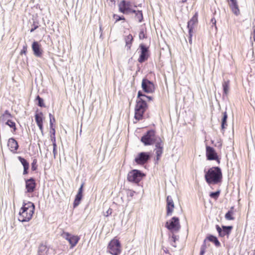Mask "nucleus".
I'll return each instance as SVG.
<instances>
[{"instance_id": "nucleus-37", "label": "nucleus", "mask_w": 255, "mask_h": 255, "mask_svg": "<svg viewBox=\"0 0 255 255\" xmlns=\"http://www.w3.org/2000/svg\"><path fill=\"white\" fill-rule=\"evenodd\" d=\"M220 194V191L218 190L216 192H211L210 194V197H211L212 198L217 199L219 197Z\"/></svg>"}, {"instance_id": "nucleus-55", "label": "nucleus", "mask_w": 255, "mask_h": 255, "mask_svg": "<svg viewBox=\"0 0 255 255\" xmlns=\"http://www.w3.org/2000/svg\"><path fill=\"white\" fill-rule=\"evenodd\" d=\"M53 153L54 155V157L55 158L56 155L57 154L56 149H55V148L53 149Z\"/></svg>"}, {"instance_id": "nucleus-58", "label": "nucleus", "mask_w": 255, "mask_h": 255, "mask_svg": "<svg viewBox=\"0 0 255 255\" xmlns=\"http://www.w3.org/2000/svg\"><path fill=\"white\" fill-rule=\"evenodd\" d=\"M52 144H53V148L56 149L57 145H56V142L53 143Z\"/></svg>"}, {"instance_id": "nucleus-27", "label": "nucleus", "mask_w": 255, "mask_h": 255, "mask_svg": "<svg viewBox=\"0 0 255 255\" xmlns=\"http://www.w3.org/2000/svg\"><path fill=\"white\" fill-rule=\"evenodd\" d=\"M83 197V194L81 193H78L76 195L74 203H73V207L76 208L77 207L80 203L81 200H82Z\"/></svg>"}, {"instance_id": "nucleus-30", "label": "nucleus", "mask_w": 255, "mask_h": 255, "mask_svg": "<svg viewBox=\"0 0 255 255\" xmlns=\"http://www.w3.org/2000/svg\"><path fill=\"white\" fill-rule=\"evenodd\" d=\"M154 151L155 152V154H156V160L157 161H158L161 155L163 153V148H154Z\"/></svg>"}, {"instance_id": "nucleus-46", "label": "nucleus", "mask_w": 255, "mask_h": 255, "mask_svg": "<svg viewBox=\"0 0 255 255\" xmlns=\"http://www.w3.org/2000/svg\"><path fill=\"white\" fill-rule=\"evenodd\" d=\"M192 33H193V32H191V31H190V33L188 32V35H189L188 40H189V43L190 44H192Z\"/></svg>"}, {"instance_id": "nucleus-1", "label": "nucleus", "mask_w": 255, "mask_h": 255, "mask_svg": "<svg viewBox=\"0 0 255 255\" xmlns=\"http://www.w3.org/2000/svg\"><path fill=\"white\" fill-rule=\"evenodd\" d=\"M205 179L208 184H217L222 180V172L219 167H212L207 171L204 170Z\"/></svg>"}, {"instance_id": "nucleus-20", "label": "nucleus", "mask_w": 255, "mask_h": 255, "mask_svg": "<svg viewBox=\"0 0 255 255\" xmlns=\"http://www.w3.org/2000/svg\"><path fill=\"white\" fill-rule=\"evenodd\" d=\"M67 240L70 244L71 248H72L78 243L79 240V238L78 236L71 235Z\"/></svg>"}, {"instance_id": "nucleus-49", "label": "nucleus", "mask_w": 255, "mask_h": 255, "mask_svg": "<svg viewBox=\"0 0 255 255\" xmlns=\"http://www.w3.org/2000/svg\"><path fill=\"white\" fill-rule=\"evenodd\" d=\"M50 128V132L51 133V135L55 136V128H54V127H53L52 128Z\"/></svg>"}, {"instance_id": "nucleus-59", "label": "nucleus", "mask_w": 255, "mask_h": 255, "mask_svg": "<svg viewBox=\"0 0 255 255\" xmlns=\"http://www.w3.org/2000/svg\"><path fill=\"white\" fill-rule=\"evenodd\" d=\"M49 117L50 119H51V118H54V117L51 113L49 114Z\"/></svg>"}, {"instance_id": "nucleus-54", "label": "nucleus", "mask_w": 255, "mask_h": 255, "mask_svg": "<svg viewBox=\"0 0 255 255\" xmlns=\"http://www.w3.org/2000/svg\"><path fill=\"white\" fill-rule=\"evenodd\" d=\"M51 139L53 143L56 142V138L55 136L51 135Z\"/></svg>"}, {"instance_id": "nucleus-60", "label": "nucleus", "mask_w": 255, "mask_h": 255, "mask_svg": "<svg viewBox=\"0 0 255 255\" xmlns=\"http://www.w3.org/2000/svg\"><path fill=\"white\" fill-rule=\"evenodd\" d=\"M253 36V39H254V40L255 41V35L254 34H252Z\"/></svg>"}, {"instance_id": "nucleus-25", "label": "nucleus", "mask_w": 255, "mask_h": 255, "mask_svg": "<svg viewBox=\"0 0 255 255\" xmlns=\"http://www.w3.org/2000/svg\"><path fill=\"white\" fill-rule=\"evenodd\" d=\"M133 39V37L130 34L125 37V40L126 42V46L127 47L128 50H129L130 49Z\"/></svg>"}, {"instance_id": "nucleus-33", "label": "nucleus", "mask_w": 255, "mask_h": 255, "mask_svg": "<svg viewBox=\"0 0 255 255\" xmlns=\"http://www.w3.org/2000/svg\"><path fill=\"white\" fill-rule=\"evenodd\" d=\"M10 118H11V115L9 113L8 110L5 111L4 113L0 117L2 121H6L9 120L8 119Z\"/></svg>"}, {"instance_id": "nucleus-14", "label": "nucleus", "mask_w": 255, "mask_h": 255, "mask_svg": "<svg viewBox=\"0 0 255 255\" xmlns=\"http://www.w3.org/2000/svg\"><path fill=\"white\" fill-rule=\"evenodd\" d=\"M166 216H171L174 208V204L171 196H168L166 199Z\"/></svg>"}, {"instance_id": "nucleus-52", "label": "nucleus", "mask_w": 255, "mask_h": 255, "mask_svg": "<svg viewBox=\"0 0 255 255\" xmlns=\"http://www.w3.org/2000/svg\"><path fill=\"white\" fill-rule=\"evenodd\" d=\"M29 167H24L23 168V174L24 175L25 174H27L28 173V170L29 169Z\"/></svg>"}, {"instance_id": "nucleus-15", "label": "nucleus", "mask_w": 255, "mask_h": 255, "mask_svg": "<svg viewBox=\"0 0 255 255\" xmlns=\"http://www.w3.org/2000/svg\"><path fill=\"white\" fill-rule=\"evenodd\" d=\"M32 49L33 51V54L35 56L37 57H41L42 50L40 48V45L37 41H34L32 43Z\"/></svg>"}, {"instance_id": "nucleus-51", "label": "nucleus", "mask_w": 255, "mask_h": 255, "mask_svg": "<svg viewBox=\"0 0 255 255\" xmlns=\"http://www.w3.org/2000/svg\"><path fill=\"white\" fill-rule=\"evenodd\" d=\"M134 193H135V192H134V191H132V190H129V191L128 192V196H131V197H132V196L134 195Z\"/></svg>"}, {"instance_id": "nucleus-39", "label": "nucleus", "mask_w": 255, "mask_h": 255, "mask_svg": "<svg viewBox=\"0 0 255 255\" xmlns=\"http://www.w3.org/2000/svg\"><path fill=\"white\" fill-rule=\"evenodd\" d=\"M36 164H37V159L34 158L32 162L31 163V170L32 171H35L36 170L37 167V165Z\"/></svg>"}, {"instance_id": "nucleus-35", "label": "nucleus", "mask_w": 255, "mask_h": 255, "mask_svg": "<svg viewBox=\"0 0 255 255\" xmlns=\"http://www.w3.org/2000/svg\"><path fill=\"white\" fill-rule=\"evenodd\" d=\"M5 124L8 126L10 128H13L14 130H16L15 123L10 120H7Z\"/></svg>"}, {"instance_id": "nucleus-53", "label": "nucleus", "mask_w": 255, "mask_h": 255, "mask_svg": "<svg viewBox=\"0 0 255 255\" xmlns=\"http://www.w3.org/2000/svg\"><path fill=\"white\" fill-rule=\"evenodd\" d=\"M211 22L212 23L213 25H214L216 27V20L214 18H213L211 19Z\"/></svg>"}, {"instance_id": "nucleus-17", "label": "nucleus", "mask_w": 255, "mask_h": 255, "mask_svg": "<svg viewBox=\"0 0 255 255\" xmlns=\"http://www.w3.org/2000/svg\"><path fill=\"white\" fill-rule=\"evenodd\" d=\"M197 23H198L197 14L195 13V14L188 22L187 28L188 29L189 33H190V31L193 32V30L194 28V27L197 24Z\"/></svg>"}, {"instance_id": "nucleus-16", "label": "nucleus", "mask_w": 255, "mask_h": 255, "mask_svg": "<svg viewBox=\"0 0 255 255\" xmlns=\"http://www.w3.org/2000/svg\"><path fill=\"white\" fill-rule=\"evenodd\" d=\"M43 113L42 112H40L39 113H37L35 115V122L39 128L42 134H43Z\"/></svg>"}, {"instance_id": "nucleus-50", "label": "nucleus", "mask_w": 255, "mask_h": 255, "mask_svg": "<svg viewBox=\"0 0 255 255\" xmlns=\"http://www.w3.org/2000/svg\"><path fill=\"white\" fill-rule=\"evenodd\" d=\"M84 183H82L78 190V193L83 194V187Z\"/></svg>"}, {"instance_id": "nucleus-42", "label": "nucleus", "mask_w": 255, "mask_h": 255, "mask_svg": "<svg viewBox=\"0 0 255 255\" xmlns=\"http://www.w3.org/2000/svg\"><path fill=\"white\" fill-rule=\"evenodd\" d=\"M32 27L30 29V32H33L36 29H37L38 27V23L34 21L33 24L32 25Z\"/></svg>"}, {"instance_id": "nucleus-61", "label": "nucleus", "mask_w": 255, "mask_h": 255, "mask_svg": "<svg viewBox=\"0 0 255 255\" xmlns=\"http://www.w3.org/2000/svg\"><path fill=\"white\" fill-rule=\"evenodd\" d=\"M187 1V0H182V2H185Z\"/></svg>"}, {"instance_id": "nucleus-38", "label": "nucleus", "mask_w": 255, "mask_h": 255, "mask_svg": "<svg viewBox=\"0 0 255 255\" xmlns=\"http://www.w3.org/2000/svg\"><path fill=\"white\" fill-rule=\"evenodd\" d=\"M206 249V240H204L203 244L201 246L200 249V255H204L205 253V250Z\"/></svg>"}, {"instance_id": "nucleus-56", "label": "nucleus", "mask_w": 255, "mask_h": 255, "mask_svg": "<svg viewBox=\"0 0 255 255\" xmlns=\"http://www.w3.org/2000/svg\"><path fill=\"white\" fill-rule=\"evenodd\" d=\"M253 24L254 31H253V33L252 34L255 35V22H254Z\"/></svg>"}, {"instance_id": "nucleus-62", "label": "nucleus", "mask_w": 255, "mask_h": 255, "mask_svg": "<svg viewBox=\"0 0 255 255\" xmlns=\"http://www.w3.org/2000/svg\"><path fill=\"white\" fill-rule=\"evenodd\" d=\"M100 31H102V27H101V26L100 27Z\"/></svg>"}, {"instance_id": "nucleus-40", "label": "nucleus", "mask_w": 255, "mask_h": 255, "mask_svg": "<svg viewBox=\"0 0 255 255\" xmlns=\"http://www.w3.org/2000/svg\"><path fill=\"white\" fill-rule=\"evenodd\" d=\"M27 44L26 43H25V44L23 45L22 49L20 51V54L21 55H22L23 54H25L26 53V52H27Z\"/></svg>"}, {"instance_id": "nucleus-44", "label": "nucleus", "mask_w": 255, "mask_h": 255, "mask_svg": "<svg viewBox=\"0 0 255 255\" xmlns=\"http://www.w3.org/2000/svg\"><path fill=\"white\" fill-rule=\"evenodd\" d=\"M71 235V234H69L68 233L64 232L61 234V236L62 237V238H63L64 239H66L67 240Z\"/></svg>"}, {"instance_id": "nucleus-9", "label": "nucleus", "mask_w": 255, "mask_h": 255, "mask_svg": "<svg viewBox=\"0 0 255 255\" xmlns=\"http://www.w3.org/2000/svg\"><path fill=\"white\" fill-rule=\"evenodd\" d=\"M150 157V152H141L138 154L135 158L134 161L137 164L143 165L147 163Z\"/></svg>"}, {"instance_id": "nucleus-21", "label": "nucleus", "mask_w": 255, "mask_h": 255, "mask_svg": "<svg viewBox=\"0 0 255 255\" xmlns=\"http://www.w3.org/2000/svg\"><path fill=\"white\" fill-rule=\"evenodd\" d=\"M48 250L46 246L41 244L38 247L37 255H47Z\"/></svg>"}, {"instance_id": "nucleus-29", "label": "nucleus", "mask_w": 255, "mask_h": 255, "mask_svg": "<svg viewBox=\"0 0 255 255\" xmlns=\"http://www.w3.org/2000/svg\"><path fill=\"white\" fill-rule=\"evenodd\" d=\"M154 144H155V148H163L164 146V142L161 139V138L158 136L156 139L154 141Z\"/></svg>"}, {"instance_id": "nucleus-43", "label": "nucleus", "mask_w": 255, "mask_h": 255, "mask_svg": "<svg viewBox=\"0 0 255 255\" xmlns=\"http://www.w3.org/2000/svg\"><path fill=\"white\" fill-rule=\"evenodd\" d=\"M216 229L219 234V236L221 237L223 229L221 228L218 225H216Z\"/></svg>"}, {"instance_id": "nucleus-2", "label": "nucleus", "mask_w": 255, "mask_h": 255, "mask_svg": "<svg viewBox=\"0 0 255 255\" xmlns=\"http://www.w3.org/2000/svg\"><path fill=\"white\" fill-rule=\"evenodd\" d=\"M35 210V205L31 202H23L21 208L18 220L21 222H28L31 220Z\"/></svg>"}, {"instance_id": "nucleus-63", "label": "nucleus", "mask_w": 255, "mask_h": 255, "mask_svg": "<svg viewBox=\"0 0 255 255\" xmlns=\"http://www.w3.org/2000/svg\"><path fill=\"white\" fill-rule=\"evenodd\" d=\"M143 99H144L145 101H146V98L145 97H143Z\"/></svg>"}, {"instance_id": "nucleus-31", "label": "nucleus", "mask_w": 255, "mask_h": 255, "mask_svg": "<svg viewBox=\"0 0 255 255\" xmlns=\"http://www.w3.org/2000/svg\"><path fill=\"white\" fill-rule=\"evenodd\" d=\"M233 209V207H232L231 210H230L226 214L225 216V217L226 220H234V218L233 217V212L232 211V209Z\"/></svg>"}, {"instance_id": "nucleus-18", "label": "nucleus", "mask_w": 255, "mask_h": 255, "mask_svg": "<svg viewBox=\"0 0 255 255\" xmlns=\"http://www.w3.org/2000/svg\"><path fill=\"white\" fill-rule=\"evenodd\" d=\"M7 145L13 153H15L18 148V143L13 138H10L8 139Z\"/></svg>"}, {"instance_id": "nucleus-3", "label": "nucleus", "mask_w": 255, "mask_h": 255, "mask_svg": "<svg viewBox=\"0 0 255 255\" xmlns=\"http://www.w3.org/2000/svg\"><path fill=\"white\" fill-rule=\"evenodd\" d=\"M134 109V118L137 121L142 119L143 115L147 106L144 99H137Z\"/></svg>"}, {"instance_id": "nucleus-23", "label": "nucleus", "mask_w": 255, "mask_h": 255, "mask_svg": "<svg viewBox=\"0 0 255 255\" xmlns=\"http://www.w3.org/2000/svg\"><path fill=\"white\" fill-rule=\"evenodd\" d=\"M222 227L223 231L221 237H224L225 236H227L228 237L233 228L232 226H222Z\"/></svg>"}, {"instance_id": "nucleus-11", "label": "nucleus", "mask_w": 255, "mask_h": 255, "mask_svg": "<svg viewBox=\"0 0 255 255\" xmlns=\"http://www.w3.org/2000/svg\"><path fill=\"white\" fill-rule=\"evenodd\" d=\"M119 11L124 14H128L131 12L132 9L130 8L131 4L129 1L126 0H122L119 3Z\"/></svg>"}, {"instance_id": "nucleus-12", "label": "nucleus", "mask_w": 255, "mask_h": 255, "mask_svg": "<svg viewBox=\"0 0 255 255\" xmlns=\"http://www.w3.org/2000/svg\"><path fill=\"white\" fill-rule=\"evenodd\" d=\"M25 193H31L33 192L36 186V181L34 178L31 177L29 179H25Z\"/></svg>"}, {"instance_id": "nucleus-19", "label": "nucleus", "mask_w": 255, "mask_h": 255, "mask_svg": "<svg viewBox=\"0 0 255 255\" xmlns=\"http://www.w3.org/2000/svg\"><path fill=\"white\" fill-rule=\"evenodd\" d=\"M231 2L230 6L232 9L233 12L236 15H238L240 14V10L237 4L236 0H228Z\"/></svg>"}, {"instance_id": "nucleus-26", "label": "nucleus", "mask_w": 255, "mask_h": 255, "mask_svg": "<svg viewBox=\"0 0 255 255\" xmlns=\"http://www.w3.org/2000/svg\"><path fill=\"white\" fill-rule=\"evenodd\" d=\"M131 13L135 14V18L138 22H141L143 19L142 12L141 10H132Z\"/></svg>"}, {"instance_id": "nucleus-36", "label": "nucleus", "mask_w": 255, "mask_h": 255, "mask_svg": "<svg viewBox=\"0 0 255 255\" xmlns=\"http://www.w3.org/2000/svg\"><path fill=\"white\" fill-rule=\"evenodd\" d=\"M36 100L38 102L37 105L40 107H45L43 100L42 98H41L39 96H37L36 97Z\"/></svg>"}, {"instance_id": "nucleus-5", "label": "nucleus", "mask_w": 255, "mask_h": 255, "mask_svg": "<svg viewBox=\"0 0 255 255\" xmlns=\"http://www.w3.org/2000/svg\"><path fill=\"white\" fill-rule=\"evenodd\" d=\"M145 175L141 171L137 169H133L128 172L127 179L129 182L138 183Z\"/></svg>"}, {"instance_id": "nucleus-4", "label": "nucleus", "mask_w": 255, "mask_h": 255, "mask_svg": "<svg viewBox=\"0 0 255 255\" xmlns=\"http://www.w3.org/2000/svg\"><path fill=\"white\" fill-rule=\"evenodd\" d=\"M159 136L156 135L155 130H148L141 138V141L144 145H150L154 144V141Z\"/></svg>"}, {"instance_id": "nucleus-6", "label": "nucleus", "mask_w": 255, "mask_h": 255, "mask_svg": "<svg viewBox=\"0 0 255 255\" xmlns=\"http://www.w3.org/2000/svg\"><path fill=\"white\" fill-rule=\"evenodd\" d=\"M108 252L113 255H119L121 252V243L118 240L114 239L109 243Z\"/></svg>"}, {"instance_id": "nucleus-32", "label": "nucleus", "mask_w": 255, "mask_h": 255, "mask_svg": "<svg viewBox=\"0 0 255 255\" xmlns=\"http://www.w3.org/2000/svg\"><path fill=\"white\" fill-rule=\"evenodd\" d=\"M143 97H145L146 99L148 100V101H150V100H152V97H151V96H146L145 95H144V94H143V93L140 91H139L138 92V94H137V99H144L143 98Z\"/></svg>"}, {"instance_id": "nucleus-8", "label": "nucleus", "mask_w": 255, "mask_h": 255, "mask_svg": "<svg viewBox=\"0 0 255 255\" xmlns=\"http://www.w3.org/2000/svg\"><path fill=\"white\" fill-rule=\"evenodd\" d=\"M140 54L138 59V62L142 63L146 61L149 56V50L148 47L143 44H140L139 46Z\"/></svg>"}, {"instance_id": "nucleus-57", "label": "nucleus", "mask_w": 255, "mask_h": 255, "mask_svg": "<svg viewBox=\"0 0 255 255\" xmlns=\"http://www.w3.org/2000/svg\"><path fill=\"white\" fill-rule=\"evenodd\" d=\"M172 239L173 242H175L176 241V236L175 235H173V236H172Z\"/></svg>"}, {"instance_id": "nucleus-45", "label": "nucleus", "mask_w": 255, "mask_h": 255, "mask_svg": "<svg viewBox=\"0 0 255 255\" xmlns=\"http://www.w3.org/2000/svg\"><path fill=\"white\" fill-rule=\"evenodd\" d=\"M145 38V35L143 30H141L139 33V38L140 39H143Z\"/></svg>"}, {"instance_id": "nucleus-28", "label": "nucleus", "mask_w": 255, "mask_h": 255, "mask_svg": "<svg viewBox=\"0 0 255 255\" xmlns=\"http://www.w3.org/2000/svg\"><path fill=\"white\" fill-rule=\"evenodd\" d=\"M224 94L227 95L230 89V81H225L222 84Z\"/></svg>"}, {"instance_id": "nucleus-22", "label": "nucleus", "mask_w": 255, "mask_h": 255, "mask_svg": "<svg viewBox=\"0 0 255 255\" xmlns=\"http://www.w3.org/2000/svg\"><path fill=\"white\" fill-rule=\"evenodd\" d=\"M228 118V115L226 112L223 113V117L221 120V130L224 133V129L227 127V120Z\"/></svg>"}, {"instance_id": "nucleus-13", "label": "nucleus", "mask_w": 255, "mask_h": 255, "mask_svg": "<svg viewBox=\"0 0 255 255\" xmlns=\"http://www.w3.org/2000/svg\"><path fill=\"white\" fill-rule=\"evenodd\" d=\"M141 87L143 91L147 93H152L155 90L154 85L151 81H142Z\"/></svg>"}, {"instance_id": "nucleus-41", "label": "nucleus", "mask_w": 255, "mask_h": 255, "mask_svg": "<svg viewBox=\"0 0 255 255\" xmlns=\"http://www.w3.org/2000/svg\"><path fill=\"white\" fill-rule=\"evenodd\" d=\"M114 17L116 19V22H118L121 20H125L124 16H120L117 14H114Z\"/></svg>"}, {"instance_id": "nucleus-7", "label": "nucleus", "mask_w": 255, "mask_h": 255, "mask_svg": "<svg viewBox=\"0 0 255 255\" xmlns=\"http://www.w3.org/2000/svg\"><path fill=\"white\" fill-rule=\"evenodd\" d=\"M165 227L172 232H178L181 226L179 222V219L178 217H173L170 220L167 221L165 225Z\"/></svg>"}, {"instance_id": "nucleus-34", "label": "nucleus", "mask_w": 255, "mask_h": 255, "mask_svg": "<svg viewBox=\"0 0 255 255\" xmlns=\"http://www.w3.org/2000/svg\"><path fill=\"white\" fill-rule=\"evenodd\" d=\"M18 159L19 161L21 162L22 165H23V168L29 167V163L27 162V161L25 159H24V158H23L21 156H18Z\"/></svg>"}, {"instance_id": "nucleus-47", "label": "nucleus", "mask_w": 255, "mask_h": 255, "mask_svg": "<svg viewBox=\"0 0 255 255\" xmlns=\"http://www.w3.org/2000/svg\"><path fill=\"white\" fill-rule=\"evenodd\" d=\"M55 122V118H52L50 119V128L54 127V123Z\"/></svg>"}, {"instance_id": "nucleus-10", "label": "nucleus", "mask_w": 255, "mask_h": 255, "mask_svg": "<svg viewBox=\"0 0 255 255\" xmlns=\"http://www.w3.org/2000/svg\"><path fill=\"white\" fill-rule=\"evenodd\" d=\"M206 155L207 160H217L219 163H220V160L218 158L217 153L213 147L206 146Z\"/></svg>"}, {"instance_id": "nucleus-24", "label": "nucleus", "mask_w": 255, "mask_h": 255, "mask_svg": "<svg viewBox=\"0 0 255 255\" xmlns=\"http://www.w3.org/2000/svg\"><path fill=\"white\" fill-rule=\"evenodd\" d=\"M206 239L209 241L214 243L216 247H219L221 246V243L216 236L212 235H209L207 237Z\"/></svg>"}, {"instance_id": "nucleus-48", "label": "nucleus", "mask_w": 255, "mask_h": 255, "mask_svg": "<svg viewBox=\"0 0 255 255\" xmlns=\"http://www.w3.org/2000/svg\"><path fill=\"white\" fill-rule=\"evenodd\" d=\"M112 213V209L111 208H109L106 212V213L105 214V216L106 217H108L110 215H111Z\"/></svg>"}, {"instance_id": "nucleus-64", "label": "nucleus", "mask_w": 255, "mask_h": 255, "mask_svg": "<svg viewBox=\"0 0 255 255\" xmlns=\"http://www.w3.org/2000/svg\"><path fill=\"white\" fill-rule=\"evenodd\" d=\"M254 255H255V253H254Z\"/></svg>"}]
</instances>
